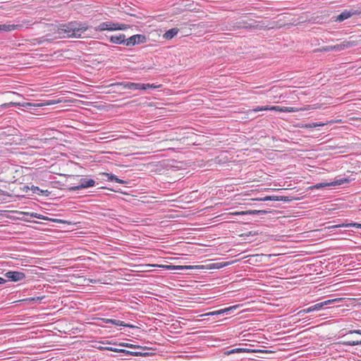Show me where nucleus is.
Segmentation results:
<instances>
[{"instance_id":"nucleus-1","label":"nucleus","mask_w":361,"mask_h":361,"mask_svg":"<svg viewBox=\"0 0 361 361\" xmlns=\"http://www.w3.org/2000/svg\"><path fill=\"white\" fill-rule=\"evenodd\" d=\"M88 27L80 22L71 21L66 24L59 25L57 33L63 37L80 38L82 32H85Z\"/></svg>"},{"instance_id":"nucleus-2","label":"nucleus","mask_w":361,"mask_h":361,"mask_svg":"<svg viewBox=\"0 0 361 361\" xmlns=\"http://www.w3.org/2000/svg\"><path fill=\"white\" fill-rule=\"evenodd\" d=\"M249 23L245 20H231L225 24L221 28L222 30H236L238 29L245 30H264L268 28V25H266L263 21H256L251 20Z\"/></svg>"},{"instance_id":"nucleus-3","label":"nucleus","mask_w":361,"mask_h":361,"mask_svg":"<svg viewBox=\"0 0 361 361\" xmlns=\"http://www.w3.org/2000/svg\"><path fill=\"white\" fill-rule=\"evenodd\" d=\"M111 86L122 87L123 89H128L131 90H147L148 89H157L160 85L149 83H140V82H121L111 84Z\"/></svg>"},{"instance_id":"nucleus-4","label":"nucleus","mask_w":361,"mask_h":361,"mask_svg":"<svg viewBox=\"0 0 361 361\" xmlns=\"http://www.w3.org/2000/svg\"><path fill=\"white\" fill-rule=\"evenodd\" d=\"M341 300H342V298H335V299L325 300L324 302L317 303V304H315V305H312V306H311V307H310L308 308H306V309H304V310L300 311L299 314H300V313H308V312H313V311L320 310L325 305L333 304L334 302H335L336 301H340Z\"/></svg>"},{"instance_id":"nucleus-5","label":"nucleus","mask_w":361,"mask_h":361,"mask_svg":"<svg viewBox=\"0 0 361 361\" xmlns=\"http://www.w3.org/2000/svg\"><path fill=\"white\" fill-rule=\"evenodd\" d=\"M147 42V37L144 35H135L126 39V46L130 47L142 44Z\"/></svg>"},{"instance_id":"nucleus-6","label":"nucleus","mask_w":361,"mask_h":361,"mask_svg":"<svg viewBox=\"0 0 361 361\" xmlns=\"http://www.w3.org/2000/svg\"><path fill=\"white\" fill-rule=\"evenodd\" d=\"M357 13V10L355 9L345 10L339 15L332 17V20L335 22H343L353 16H356Z\"/></svg>"},{"instance_id":"nucleus-7","label":"nucleus","mask_w":361,"mask_h":361,"mask_svg":"<svg viewBox=\"0 0 361 361\" xmlns=\"http://www.w3.org/2000/svg\"><path fill=\"white\" fill-rule=\"evenodd\" d=\"M4 276L8 279L9 281L18 282L23 281L25 279V274L21 271H7Z\"/></svg>"},{"instance_id":"nucleus-8","label":"nucleus","mask_w":361,"mask_h":361,"mask_svg":"<svg viewBox=\"0 0 361 361\" xmlns=\"http://www.w3.org/2000/svg\"><path fill=\"white\" fill-rule=\"evenodd\" d=\"M95 184V181L93 179H80V184L76 186H73L70 188V190L76 191L80 190L81 189L87 188L94 186Z\"/></svg>"},{"instance_id":"nucleus-9","label":"nucleus","mask_w":361,"mask_h":361,"mask_svg":"<svg viewBox=\"0 0 361 361\" xmlns=\"http://www.w3.org/2000/svg\"><path fill=\"white\" fill-rule=\"evenodd\" d=\"M106 350L115 352V353H122L125 354L126 355H132V356H137V357H147L149 355L148 353H134L130 350H127L125 349H118L116 348H112V347H107L105 348Z\"/></svg>"},{"instance_id":"nucleus-10","label":"nucleus","mask_w":361,"mask_h":361,"mask_svg":"<svg viewBox=\"0 0 361 361\" xmlns=\"http://www.w3.org/2000/svg\"><path fill=\"white\" fill-rule=\"evenodd\" d=\"M355 45L356 42L355 41H343L342 43L339 44L332 45V49L333 51H341L353 47Z\"/></svg>"},{"instance_id":"nucleus-11","label":"nucleus","mask_w":361,"mask_h":361,"mask_svg":"<svg viewBox=\"0 0 361 361\" xmlns=\"http://www.w3.org/2000/svg\"><path fill=\"white\" fill-rule=\"evenodd\" d=\"M99 176L102 177V179L106 180L108 181H115L116 183H121V184L128 183L127 181L120 179L116 176L111 174V173H99Z\"/></svg>"},{"instance_id":"nucleus-12","label":"nucleus","mask_w":361,"mask_h":361,"mask_svg":"<svg viewBox=\"0 0 361 361\" xmlns=\"http://www.w3.org/2000/svg\"><path fill=\"white\" fill-rule=\"evenodd\" d=\"M116 28V25L111 22H103L100 23L97 27H95V30L97 31H104V30H114Z\"/></svg>"},{"instance_id":"nucleus-13","label":"nucleus","mask_w":361,"mask_h":361,"mask_svg":"<svg viewBox=\"0 0 361 361\" xmlns=\"http://www.w3.org/2000/svg\"><path fill=\"white\" fill-rule=\"evenodd\" d=\"M23 27L22 24H3L0 25V32H10L15 30H20Z\"/></svg>"},{"instance_id":"nucleus-14","label":"nucleus","mask_w":361,"mask_h":361,"mask_svg":"<svg viewBox=\"0 0 361 361\" xmlns=\"http://www.w3.org/2000/svg\"><path fill=\"white\" fill-rule=\"evenodd\" d=\"M261 201H283V202H288L290 201L291 199H290L288 196H278V195H271V196H265L262 198H260Z\"/></svg>"},{"instance_id":"nucleus-15","label":"nucleus","mask_w":361,"mask_h":361,"mask_svg":"<svg viewBox=\"0 0 361 361\" xmlns=\"http://www.w3.org/2000/svg\"><path fill=\"white\" fill-rule=\"evenodd\" d=\"M104 322L106 324H111L116 326H126L129 328H135V326L130 324H126L123 321L114 319H104Z\"/></svg>"},{"instance_id":"nucleus-16","label":"nucleus","mask_w":361,"mask_h":361,"mask_svg":"<svg viewBox=\"0 0 361 361\" xmlns=\"http://www.w3.org/2000/svg\"><path fill=\"white\" fill-rule=\"evenodd\" d=\"M110 42L117 44H125L126 43V35L119 34L118 35H112L110 37Z\"/></svg>"},{"instance_id":"nucleus-17","label":"nucleus","mask_w":361,"mask_h":361,"mask_svg":"<svg viewBox=\"0 0 361 361\" xmlns=\"http://www.w3.org/2000/svg\"><path fill=\"white\" fill-rule=\"evenodd\" d=\"M178 32V28H171L169 30H167L164 34V38L166 39H171L174 36H176Z\"/></svg>"},{"instance_id":"nucleus-18","label":"nucleus","mask_w":361,"mask_h":361,"mask_svg":"<svg viewBox=\"0 0 361 361\" xmlns=\"http://www.w3.org/2000/svg\"><path fill=\"white\" fill-rule=\"evenodd\" d=\"M252 350L247 348H234L230 350L225 351L224 353L226 355H229L234 353H250Z\"/></svg>"},{"instance_id":"nucleus-19","label":"nucleus","mask_w":361,"mask_h":361,"mask_svg":"<svg viewBox=\"0 0 361 361\" xmlns=\"http://www.w3.org/2000/svg\"><path fill=\"white\" fill-rule=\"evenodd\" d=\"M167 269L171 270H184V269H191L193 268L192 266H174V265H169L166 267Z\"/></svg>"},{"instance_id":"nucleus-20","label":"nucleus","mask_w":361,"mask_h":361,"mask_svg":"<svg viewBox=\"0 0 361 361\" xmlns=\"http://www.w3.org/2000/svg\"><path fill=\"white\" fill-rule=\"evenodd\" d=\"M349 183L348 179L342 178H336L334 181L330 182L331 186L335 185H341L344 183Z\"/></svg>"},{"instance_id":"nucleus-21","label":"nucleus","mask_w":361,"mask_h":361,"mask_svg":"<svg viewBox=\"0 0 361 361\" xmlns=\"http://www.w3.org/2000/svg\"><path fill=\"white\" fill-rule=\"evenodd\" d=\"M331 184L330 183H317L312 186L310 187V189H321L326 187H330Z\"/></svg>"},{"instance_id":"nucleus-22","label":"nucleus","mask_w":361,"mask_h":361,"mask_svg":"<svg viewBox=\"0 0 361 361\" xmlns=\"http://www.w3.org/2000/svg\"><path fill=\"white\" fill-rule=\"evenodd\" d=\"M32 190L34 193H37L38 195L42 194V195H45L46 196H47L49 194V192H48L47 190L44 191L43 190H41L39 188H38L37 186H32Z\"/></svg>"},{"instance_id":"nucleus-23","label":"nucleus","mask_w":361,"mask_h":361,"mask_svg":"<svg viewBox=\"0 0 361 361\" xmlns=\"http://www.w3.org/2000/svg\"><path fill=\"white\" fill-rule=\"evenodd\" d=\"M341 343L344 345H350V346L358 345H361V340L360 341H343Z\"/></svg>"},{"instance_id":"nucleus-24","label":"nucleus","mask_w":361,"mask_h":361,"mask_svg":"<svg viewBox=\"0 0 361 361\" xmlns=\"http://www.w3.org/2000/svg\"><path fill=\"white\" fill-rule=\"evenodd\" d=\"M324 123H310L305 125V128H313L319 126H323Z\"/></svg>"},{"instance_id":"nucleus-25","label":"nucleus","mask_w":361,"mask_h":361,"mask_svg":"<svg viewBox=\"0 0 361 361\" xmlns=\"http://www.w3.org/2000/svg\"><path fill=\"white\" fill-rule=\"evenodd\" d=\"M237 305L228 307L224 309H221V314H229L233 310H235L237 308Z\"/></svg>"},{"instance_id":"nucleus-26","label":"nucleus","mask_w":361,"mask_h":361,"mask_svg":"<svg viewBox=\"0 0 361 361\" xmlns=\"http://www.w3.org/2000/svg\"><path fill=\"white\" fill-rule=\"evenodd\" d=\"M280 110H281V112H288V113L295 112L298 111L295 108L288 107V106H282V109Z\"/></svg>"},{"instance_id":"nucleus-27","label":"nucleus","mask_w":361,"mask_h":361,"mask_svg":"<svg viewBox=\"0 0 361 361\" xmlns=\"http://www.w3.org/2000/svg\"><path fill=\"white\" fill-rule=\"evenodd\" d=\"M128 348L132 349H141L142 350L148 349V348L146 346L137 345L130 343L128 344Z\"/></svg>"},{"instance_id":"nucleus-28","label":"nucleus","mask_w":361,"mask_h":361,"mask_svg":"<svg viewBox=\"0 0 361 361\" xmlns=\"http://www.w3.org/2000/svg\"><path fill=\"white\" fill-rule=\"evenodd\" d=\"M267 212L265 210H250L249 212H247L246 214H266Z\"/></svg>"},{"instance_id":"nucleus-29","label":"nucleus","mask_w":361,"mask_h":361,"mask_svg":"<svg viewBox=\"0 0 361 361\" xmlns=\"http://www.w3.org/2000/svg\"><path fill=\"white\" fill-rule=\"evenodd\" d=\"M347 226L348 225H346V224H336V225L328 226L326 228H327L328 230H331V229H334V228H347Z\"/></svg>"},{"instance_id":"nucleus-30","label":"nucleus","mask_w":361,"mask_h":361,"mask_svg":"<svg viewBox=\"0 0 361 361\" xmlns=\"http://www.w3.org/2000/svg\"><path fill=\"white\" fill-rule=\"evenodd\" d=\"M116 25V28L114 29V30H126L128 27L127 25L126 24H118V23H115Z\"/></svg>"},{"instance_id":"nucleus-31","label":"nucleus","mask_w":361,"mask_h":361,"mask_svg":"<svg viewBox=\"0 0 361 361\" xmlns=\"http://www.w3.org/2000/svg\"><path fill=\"white\" fill-rule=\"evenodd\" d=\"M316 51H333L332 45L322 47V48L318 49Z\"/></svg>"},{"instance_id":"nucleus-32","label":"nucleus","mask_w":361,"mask_h":361,"mask_svg":"<svg viewBox=\"0 0 361 361\" xmlns=\"http://www.w3.org/2000/svg\"><path fill=\"white\" fill-rule=\"evenodd\" d=\"M269 109V106H257L255 109H253L252 111L255 112L260 111H267Z\"/></svg>"},{"instance_id":"nucleus-33","label":"nucleus","mask_w":361,"mask_h":361,"mask_svg":"<svg viewBox=\"0 0 361 361\" xmlns=\"http://www.w3.org/2000/svg\"><path fill=\"white\" fill-rule=\"evenodd\" d=\"M34 40L36 42V43H37L38 44H40L46 42L47 36H43L42 37L35 39Z\"/></svg>"},{"instance_id":"nucleus-34","label":"nucleus","mask_w":361,"mask_h":361,"mask_svg":"<svg viewBox=\"0 0 361 361\" xmlns=\"http://www.w3.org/2000/svg\"><path fill=\"white\" fill-rule=\"evenodd\" d=\"M41 106L42 104H32V103H25L24 104H23V106L29 108V109H31L32 106Z\"/></svg>"},{"instance_id":"nucleus-35","label":"nucleus","mask_w":361,"mask_h":361,"mask_svg":"<svg viewBox=\"0 0 361 361\" xmlns=\"http://www.w3.org/2000/svg\"><path fill=\"white\" fill-rule=\"evenodd\" d=\"M347 226V228L348 227H355V228H361V224H359V223H349V224H346Z\"/></svg>"},{"instance_id":"nucleus-36","label":"nucleus","mask_w":361,"mask_h":361,"mask_svg":"<svg viewBox=\"0 0 361 361\" xmlns=\"http://www.w3.org/2000/svg\"><path fill=\"white\" fill-rule=\"evenodd\" d=\"M43 298V297L40 298V297H36V298H26L25 300V301H32V302H38V301H40Z\"/></svg>"},{"instance_id":"nucleus-37","label":"nucleus","mask_w":361,"mask_h":361,"mask_svg":"<svg viewBox=\"0 0 361 361\" xmlns=\"http://www.w3.org/2000/svg\"><path fill=\"white\" fill-rule=\"evenodd\" d=\"M49 221H53V222H57V223H61V224H66L68 223L67 221L62 220V219H49Z\"/></svg>"},{"instance_id":"nucleus-38","label":"nucleus","mask_w":361,"mask_h":361,"mask_svg":"<svg viewBox=\"0 0 361 361\" xmlns=\"http://www.w3.org/2000/svg\"><path fill=\"white\" fill-rule=\"evenodd\" d=\"M282 109V106H271V107L269 106V109L268 110L281 111L280 109Z\"/></svg>"},{"instance_id":"nucleus-39","label":"nucleus","mask_w":361,"mask_h":361,"mask_svg":"<svg viewBox=\"0 0 361 361\" xmlns=\"http://www.w3.org/2000/svg\"><path fill=\"white\" fill-rule=\"evenodd\" d=\"M37 219H42V220H47L49 218L47 216H44L42 214H37Z\"/></svg>"},{"instance_id":"nucleus-40","label":"nucleus","mask_w":361,"mask_h":361,"mask_svg":"<svg viewBox=\"0 0 361 361\" xmlns=\"http://www.w3.org/2000/svg\"><path fill=\"white\" fill-rule=\"evenodd\" d=\"M349 334H357L359 335H361V330L360 329H355V330H350L348 332Z\"/></svg>"},{"instance_id":"nucleus-41","label":"nucleus","mask_w":361,"mask_h":361,"mask_svg":"<svg viewBox=\"0 0 361 361\" xmlns=\"http://www.w3.org/2000/svg\"><path fill=\"white\" fill-rule=\"evenodd\" d=\"M24 214L27 215V216H30V217H35V218L37 217V213H34V212H32V213L27 212V213H24Z\"/></svg>"},{"instance_id":"nucleus-42","label":"nucleus","mask_w":361,"mask_h":361,"mask_svg":"<svg viewBox=\"0 0 361 361\" xmlns=\"http://www.w3.org/2000/svg\"><path fill=\"white\" fill-rule=\"evenodd\" d=\"M213 312H214V316H220V315H222V314H221V310H216V311H213Z\"/></svg>"},{"instance_id":"nucleus-43","label":"nucleus","mask_w":361,"mask_h":361,"mask_svg":"<svg viewBox=\"0 0 361 361\" xmlns=\"http://www.w3.org/2000/svg\"><path fill=\"white\" fill-rule=\"evenodd\" d=\"M208 316H214L213 312H209L201 315V317H208Z\"/></svg>"},{"instance_id":"nucleus-44","label":"nucleus","mask_w":361,"mask_h":361,"mask_svg":"<svg viewBox=\"0 0 361 361\" xmlns=\"http://www.w3.org/2000/svg\"><path fill=\"white\" fill-rule=\"evenodd\" d=\"M225 265H226V264H222L221 263H216V264H215V267H216V268H218V269H219V268H222V267H224Z\"/></svg>"},{"instance_id":"nucleus-45","label":"nucleus","mask_w":361,"mask_h":361,"mask_svg":"<svg viewBox=\"0 0 361 361\" xmlns=\"http://www.w3.org/2000/svg\"><path fill=\"white\" fill-rule=\"evenodd\" d=\"M128 344H129V343H120L118 344V345H119V346H122V347H126V348H128Z\"/></svg>"},{"instance_id":"nucleus-46","label":"nucleus","mask_w":361,"mask_h":361,"mask_svg":"<svg viewBox=\"0 0 361 361\" xmlns=\"http://www.w3.org/2000/svg\"><path fill=\"white\" fill-rule=\"evenodd\" d=\"M6 282V279H4V278L0 277V285H1V284H4V283H5Z\"/></svg>"},{"instance_id":"nucleus-47","label":"nucleus","mask_w":361,"mask_h":361,"mask_svg":"<svg viewBox=\"0 0 361 361\" xmlns=\"http://www.w3.org/2000/svg\"><path fill=\"white\" fill-rule=\"evenodd\" d=\"M357 13H357L356 16H361V9L357 10Z\"/></svg>"},{"instance_id":"nucleus-48","label":"nucleus","mask_w":361,"mask_h":361,"mask_svg":"<svg viewBox=\"0 0 361 361\" xmlns=\"http://www.w3.org/2000/svg\"><path fill=\"white\" fill-rule=\"evenodd\" d=\"M52 40H53V39L48 38V37H47V40H46V42H51Z\"/></svg>"},{"instance_id":"nucleus-49","label":"nucleus","mask_w":361,"mask_h":361,"mask_svg":"<svg viewBox=\"0 0 361 361\" xmlns=\"http://www.w3.org/2000/svg\"><path fill=\"white\" fill-rule=\"evenodd\" d=\"M54 104V102H49V103H47V104Z\"/></svg>"},{"instance_id":"nucleus-50","label":"nucleus","mask_w":361,"mask_h":361,"mask_svg":"<svg viewBox=\"0 0 361 361\" xmlns=\"http://www.w3.org/2000/svg\"><path fill=\"white\" fill-rule=\"evenodd\" d=\"M134 353H142L140 350L138 351H133Z\"/></svg>"},{"instance_id":"nucleus-51","label":"nucleus","mask_w":361,"mask_h":361,"mask_svg":"<svg viewBox=\"0 0 361 361\" xmlns=\"http://www.w3.org/2000/svg\"><path fill=\"white\" fill-rule=\"evenodd\" d=\"M360 211H361V209H360Z\"/></svg>"}]
</instances>
